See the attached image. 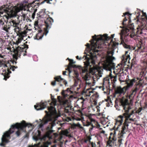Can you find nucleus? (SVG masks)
Here are the masks:
<instances>
[{
  "mask_svg": "<svg viewBox=\"0 0 147 147\" xmlns=\"http://www.w3.org/2000/svg\"><path fill=\"white\" fill-rule=\"evenodd\" d=\"M48 111H45L46 115L42 120L40 119V123L38 125L39 127L41 128L44 125L48 124L47 127V135L44 136L39 138L34 137V139L36 141H39L34 145H29L28 147H51V143L48 141L49 140L50 134L54 131L53 127L58 124L57 119L59 116L58 115L56 110L54 107L51 106L48 107Z\"/></svg>",
  "mask_w": 147,
  "mask_h": 147,
  "instance_id": "obj_1",
  "label": "nucleus"
},
{
  "mask_svg": "<svg viewBox=\"0 0 147 147\" xmlns=\"http://www.w3.org/2000/svg\"><path fill=\"white\" fill-rule=\"evenodd\" d=\"M92 37V39L90 41L91 47L90 48V45L88 43H87L86 45L87 47L86 50L89 51V54H85L82 57H80L79 58L78 56L76 57L77 59L78 60L84 59L85 60L84 62L85 65L87 67H89L90 69L94 67L97 55L98 54V52L101 50L100 49L103 47L105 41L109 39V38L107 34L98 36L95 35Z\"/></svg>",
  "mask_w": 147,
  "mask_h": 147,
  "instance_id": "obj_2",
  "label": "nucleus"
},
{
  "mask_svg": "<svg viewBox=\"0 0 147 147\" xmlns=\"http://www.w3.org/2000/svg\"><path fill=\"white\" fill-rule=\"evenodd\" d=\"M38 123V120H36L33 124L26 123L25 121H23L21 123H17L15 124L11 125L9 129L6 131L3 135L1 138V142L0 143V146L4 147L9 142L10 138V135L14 131V130L17 129L18 130L16 132V134L18 136H19L21 133V131H24V129L26 127L31 128V130L33 129L34 126H35Z\"/></svg>",
  "mask_w": 147,
  "mask_h": 147,
  "instance_id": "obj_3",
  "label": "nucleus"
},
{
  "mask_svg": "<svg viewBox=\"0 0 147 147\" xmlns=\"http://www.w3.org/2000/svg\"><path fill=\"white\" fill-rule=\"evenodd\" d=\"M74 74H76V80H75V83H74V87L77 86L78 84L80 82L79 78L78 77V73L75 72V70H77L78 72H81L82 73V75L84 79L86 81V85H91L92 82L89 81L91 80H92V78L91 77L90 73L87 69H83L82 67L80 66L77 65H74Z\"/></svg>",
  "mask_w": 147,
  "mask_h": 147,
  "instance_id": "obj_4",
  "label": "nucleus"
},
{
  "mask_svg": "<svg viewBox=\"0 0 147 147\" xmlns=\"http://www.w3.org/2000/svg\"><path fill=\"white\" fill-rule=\"evenodd\" d=\"M134 26L133 24L126 26L121 30V33L120 34L121 40L120 44H122L125 48L128 49H131L132 48L129 45H127L125 43L123 40V37L124 36L125 37H125L128 36L130 33H131V34L129 36L131 38H133L135 36L134 31Z\"/></svg>",
  "mask_w": 147,
  "mask_h": 147,
  "instance_id": "obj_5",
  "label": "nucleus"
},
{
  "mask_svg": "<svg viewBox=\"0 0 147 147\" xmlns=\"http://www.w3.org/2000/svg\"><path fill=\"white\" fill-rule=\"evenodd\" d=\"M113 50L108 51L106 58L103 60H101V63L103 69L106 70L111 71V69L115 68V65L113 61L115 58L113 56Z\"/></svg>",
  "mask_w": 147,
  "mask_h": 147,
  "instance_id": "obj_6",
  "label": "nucleus"
},
{
  "mask_svg": "<svg viewBox=\"0 0 147 147\" xmlns=\"http://www.w3.org/2000/svg\"><path fill=\"white\" fill-rule=\"evenodd\" d=\"M121 104L123 107V109L125 111V113L123 114V119L124 117L125 118V124L128 125V123H130V121H134V119H133L129 118L134 113V111L132 110L131 113H129V110L131 109V108L129 104L128 100L127 99H122L121 101Z\"/></svg>",
  "mask_w": 147,
  "mask_h": 147,
  "instance_id": "obj_7",
  "label": "nucleus"
},
{
  "mask_svg": "<svg viewBox=\"0 0 147 147\" xmlns=\"http://www.w3.org/2000/svg\"><path fill=\"white\" fill-rule=\"evenodd\" d=\"M3 56L0 54V67H3L5 68L3 70V72H5V75L4 76V79L6 80L9 77V74L11 73V71H10V69L12 71L14 70V68H17V67L15 66H12L10 65L9 63H6L5 61L3 59Z\"/></svg>",
  "mask_w": 147,
  "mask_h": 147,
  "instance_id": "obj_8",
  "label": "nucleus"
},
{
  "mask_svg": "<svg viewBox=\"0 0 147 147\" xmlns=\"http://www.w3.org/2000/svg\"><path fill=\"white\" fill-rule=\"evenodd\" d=\"M53 20L51 18L47 19L45 22L46 28L45 29L44 32L40 30H39L38 32L34 37V39L39 40L43 37L44 34L46 36L49 32V29L51 27L52 23L53 22Z\"/></svg>",
  "mask_w": 147,
  "mask_h": 147,
  "instance_id": "obj_9",
  "label": "nucleus"
},
{
  "mask_svg": "<svg viewBox=\"0 0 147 147\" xmlns=\"http://www.w3.org/2000/svg\"><path fill=\"white\" fill-rule=\"evenodd\" d=\"M73 93V91L71 90L69 88H67L66 90H63L62 92V95L63 97L62 98L60 96H58V100L60 104L65 106L68 102V100L65 98H68L71 99L72 98L73 95H69Z\"/></svg>",
  "mask_w": 147,
  "mask_h": 147,
  "instance_id": "obj_10",
  "label": "nucleus"
},
{
  "mask_svg": "<svg viewBox=\"0 0 147 147\" xmlns=\"http://www.w3.org/2000/svg\"><path fill=\"white\" fill-rule=\"evenodd\" d=\"M28 46L23 44L22 45H20L17 47L14 51V55L13 56L15 60L12 62L13 64H16V61L18 59V57H20V55L22 54V52L25 51L26 52V49L28 48Z\"/></svg>",
  "mask_w": 147,
  "mask_h": 147,
  "instance_id": "obj_11",
  "label": "nucleus"
},
{
  "mask_svg": "<svg viewBox=\"0 0 147 147\" xmlns=\"http://www.w3.org/2000/svg\"><path fill=\"white\" fill-rule=\"evenodd\" d=\"M22 15H23V17H25L26 15L27 14V13H26L24 12L25 11H29L32 12L34 11V12L35 10L33 8V7H32L31 6V4L25 5H23L22 8Z\"/></svg>",
  "mask_w": 147,
  "mask_h": 147,
  "instance_id": "obj_12",
  "label": "nucleus"
},
{
  "mask_svg": "<svg viewBox=\"0 0 147 147\" xmlns=\"http://www.w3.org/2000/svg\"><path fill=\"white\" fill-rule=\"evenodd\" d=\"M123 121V117L122 115L119 116L116 120V122L115 123V127H116V129H115L113 132L114 135L116 136V131L120 126L122 124Z\"/></svg>",
  "mask_w": 147,
  "mask_h": 147,
  "instance_id": "obj_13",
  "label": "nucleus"
},
{
  "mask_svg": "<svg viewBox=\"0 0 147 147\" xmlns=\"http://www.w3.org/2000/svg\"><path fill=\"white\" fill-rule=\"evenodd\" d=\"M82 113L80 109L77 110H75L74 109V120L80 121L82 120V119H84L82 117Z\"/></svg>",
  "mask_w": 147,
  "mask_h": 147,
  "instance_id": "obj_14",
  "label": "nucleus"
},
{
  "mask_svg": "<svg viewBox=\"0 0 147 147\" xmlns=\"http://www.w3.org/2000/svg\"><path fill=\"white\" fill-rule=\"evenodd\" d=\"M48 103L47 102L41 101L40 102L37 104L34 107L37 110H42L47 107Z\"/></svg>",
  "mask_w": 147,
  "mask_h": 147,
  "instance_id": "obj_15",
  "label": "nucleus"
},
{
  "mask_svg": "<svg viewBox=\"0 0 147 147\" xmlns=\"http://www.w3.org/2000/svg\"><path fill=\"white\" fill-rule=\"evenodd\" d=\"M68 60L69 61V63L68 65L66 66L67 68H66V70H67L69 72V75L70 74L72 71V68H74V61L73 59H69L68 58L66 60Z\"/></svg>",
  "mask_w": 147,
  "mask_h": 147,
  "instance_id": "obj_16",
  "label": "nucleus"
},
{
  "mask_svg": "<svg viewBox=\"0 0 147 147\" xmlns=\"http://www.w3.org/2000/svg\"><path fill=\"white\" fill-rule=\"evenodd\" d=\"M17 35L19 36V37L16 42V44L17 45H18V44L20 43L22 40H23V37L25 36V34L24 32H19Z\"/></svg>",
  "mask_w": 147,
  "mask_h": 147,
  "instance_id": "obj_17",
  "label": "nucleus"
},
{
  "mask_svg": "<svg viewBox=\"0 0 147 147\" xmlns=\"http://www.w3.org/2000/svg\"><path fill=\"white\" fill-rule=\"evenodd\" d=\"M54 79L55 80V81L52 82H51V84L53 86H55L56 84V81H57L58 82H60L61 81H63V83L65 84V86H66L67 84V82L65 80H64V79L62 78L60 76L55 77L54 78Z\"/></svg>",
  "mask_w": 147,
  "mask_h": 147,
  "instance_id": "obj_18",
  "label": "nucleus"
},
{
  "mask_svg": "<svg viewBox=\"0 0 147 147\" xmlns=\"http://www.w3.org/2000/svg\"><path fill=\"white\" fill-rule=\"evenodd\" d=\"M127 88L125 86L123 88L118 87L115 90V94H124Z\"/></svg>",
  "mask_w": 147,
  "mask_h": 147,
  "instance_id": "obj_19",
  "label": "nucleus"
},
{
  "mask_svg": "<svg viewBox=\"0 0 147 147\" xmlns=\"http://www.w3.org/2000/svg\"><path fill=\"white\" fill-rule=\"evenodd\" d=\"M89 119L90 121L91 122V123L92 124V128H90V131L91 130H92L93 127H95V125H96L97 128L99 127L100 126V124L94 119L91 117H89Z\"/></svg>",
  "mask_w": 147,
  "mask_h": 147,
  "instance_id": "obj_20",
  "label": "nucleus"
},
{
  "mask_svg": "<svg viewBox=\"0 0 147 147\" xmlns=\"http://www.w3.org/2000/svg\"><path fill=\"white\" fill-rule=\"evenodd\" d=\"M128 52V51H126L125 54L123 55L121 59L123 63H125L128 60L129 61L130 59V56L127 54Z\"/></svg>",
  "mask_w": 147,
  "mask_h": 147,
  "instance_id": "obj_21",
  "label": "nucleus"
},
{
  "mask_svg": "<svg viewBox=\"0 0 147 147\" xmlns=\"http://www.w3.org/2000/svg\"><path fill=\"white\" fill-rule=\"evenodd\" d=\"M136 51L140 52H143L144 51V47L141 44H138L136 47Z\"/></svg>",
  "mask_w": 147,
  "mask_h": 147,
  "instance_id": "obj_22",
  "label": "nucleus"
},
{
  "mask_svg": "<svg viewBox=\"0 0 147 147\" xmlns=\"http://www.w3.org/2000/svg\"><path fill=\"white\" fill-rule=\"evenodd\" d=\"M136 80L134 79H133L129 81V82L127 83V85L126 87L127 90L128 89V88L132 87L134 84L136 82Z\"/></svg>",
  "mask_w": 147,
  "mask_h": 147,
  "instance_id": "obj_23",
  "label": "nucleus"
},
{
  "mask_svg": "<svg viewBox=\"0 0 147 147\" xmlns=\"http://www.w3.org/2000/svg\"><path fill=\"white\" fill-rule=\"evenodd\" d=\"M102 70H97L96 72L95 76L97 78V79H99L100 77L102 76Z\"/></svg>",
  "mask_w": 147,
  "mask_h": 147,
  "instance_id": "obj_24",
  "label": "nucleus"
},
{
  "mask_svg": "<svg viewBox=\"0 0 147 147\" xmlns=\"http://www.w3.org/2000/svg\"><path fill=\"white\" fill-rule=\"evenodd\" d=\"M125 122L124 123V125L122 127V130L121 133V137H123V135L125 133V131L126 129V127H128V125L127 126L125 124Z\"/></svg>",
  "mask_w": 147,
  "mask_h": 147,
  "instance_id": "obj_25",
  "label": "nucleus"
},
{
  "mask_svg": "<svg viewBox=\"0 0 147 147\" xmlns=\"http://www.w3.org/2000/svg\"><path fill=\"white\" fill-rule=\"evenodd\" d=\"M110 78V75L109 76H107L105 78L103 79V84L104 85H106V84H108L109 83V80Z\"/></svg>",
  "mask_w": 147,
  "mask_h": 147,
  "instance_id": "obj_26",
  "label": "nucleus"
},
{
  "mask_svg": "<svg viewBox=\"0 0 147 147\" xmlns=\"http://www.w3.org/2000/svg\"><path fill=\"white\" fill-rule=\"evenodd\" d=\"M79 127L82 131H83L84 132H85V130L84 128L81 126L79 123L78 122L77 124L74 123V127Z\"/></svg>",
  "mask_w": 147,
  "mask_h": 147,
  "instance_id": "obj_27",
  "label": "nucleus"
},
{
  "mask_svg": "<svg viewBox=\"0 0 147 147\" xmlns=\"http://www.w3.org/2000/svg\"><path fill=\"white\" fill-rule=\"evenodd\" d=\"M62 134L64 135L67 136L71 137V136L70 134L69 131L67 130H65L62 131Z\"/></svg>",
  "mask_w": 147,
  "mask_h": 147,
  "instance_id": "obj_28",
  "label": "nucleus"
},
{
  "mask_svg": "<svg viewBox=\"0 0 147 147\" xmlns=\"http://www.w3.org/2000/svg\"><path fill=\"white\" fill-rule=\"evenodd\" d=\"M10 27L9 26V25H5L3 28V30H4L5 31L7 32H8L9 30L10 29Z\"/></svg>",
  "mask_w": 147,
  "mask_h": 147,
  "instance_id": "obj_29",
  "label": "nucleus"
},
{
  "mask_svg": "<svg viewBox=\"0 0 147 147\" xmlns=\"http://www.w3.org/2000/svg\"><path fill=\"white\" fill-rule=\"evenodd\" d=\"M110 77L111 81L115 82L117 81V76H113L111 74H110Z\"/></svg>",
  "mask_w": 147,
  "mask_h": 147,
  "instance_id": "obj_30",
  "label": "nucleus"
},
{
  "mask_svg": "<svg viewBox=\"0 0 147 147\" xmlns=\"http://www.w3.org/2000/svg\"><path fill=\"white\" fill-rule=\"evenodd\" d=\"M139 90V88L137 87H136L134 89V90H133L132 91V92L131 95L133 94L134 93V95H135L136 92L137 91H138Z\"/></svg>",
  "mask_w": 147,
  "mask_h": 147,
  "instance_id": "obj_31",
  "label": "nucleus"
},
{
  "mask_svg": "<svg viewBox=\"0 0 147 147\" xmlns=\"http://www.w3.org/2000/svg\"><path fill=\"white\" fill-rule=\"evenodd\" d=\"M74 102H75L77 103H78L80 101V100L79 98H78L75 97H74Z\"/></svg>",
  "mask_w": 147,
  "mask_h": 147,
  "instance_id": "obj_32",
  "label": "nucleus"
},
{
  "mask_svg": "<svg viewBox=\"0 0 147 147\" xmlns=\"http://www.w3.org/2000/svg\"><path fill=\"white\" fill-rule=\"evenodd\" d=\"M93 91H88L87 92L86 96H89L91 95V94L92 93Z\"/></svg>",
  "mask_w": 147,
  "mask_h": 147,
  "instance_id": "obj_33",
  "label": "nucleus"
},
{
  "mask_svg": "<svg viewBox=\"0 0 147 147\" xmlns=\"http://www.w3.org/2000/svg\"><path fill=\"white\" fill-rule=\"evenodd\" d=\"M108 145L109 146H112V141L110 140H109L107 142Z\"/></svg>",
  "mask_w": 147,
  "mask_h": 147,
  "instance_id": "obj_34",
  "label": "nucleus"
},
{
  "mask_svg": "<svg viewBox=\"0 0 147 147\" xmlns=\"http://www.w3.org/2000/svg\"><path fill=\"white\" fill-rule=\"evenodd\" d=\"M52 0H45L44 1L41 3H43L45 2H47V3H51L50 1H52Z\"/></svg>",
  "mask_w": 147,
  "mask_h": 147,
  "instance_id": "obj_35",
  "label": "nucleus"
},
{
  "mask_svg": "<svg viewBox=\"0 0 147 147\" xmlns=\"http://www.w3.org/2000/svg\"><path fill=\"white\" fill-rule=\"evenodd\" d=\"M142 110V108H139L138 110L136 111V113H139Z\"/></svg>",
  "mask_w": 147,
  "mask_h": 147,
  "instance_id": "obj_36",
  "label": "nucleus"
},
{
  "mask_svg": "<svg viewBox=\"0 0 147 147\" xmlns=\"http://www.w3.org/2000/svg\"><path fill=\"white\" fill-rule=\"evenodd\" d=\"M92 125V123H91V122H90V123H88V124L86 125H84V126H88L90 125Z\"/></svg>",
  "mask_w": 147,
  "mask_h": 147,
  "instance_id": "obj_37",
  "label": "nucleus"
},
{
  "mask_svg": "<svg viewBox=\"0 0 147 147\" xmlns=\"http://www.w3.org/2000/svg\"><path fill=\"white\" fill-rule=\"evenodd\" d=\"M127 20V19L126 18H125L123 20V25H125L124 22Z\"/></svg>",
  "mask_w": 147,
  "mask_h": 147,
  "instance_id": "obj_38",
  "label": "nucleus"
},
{
  "mask_svg": "<svg viewBox=\"0 0 147 147\" xmlns=\"http://www.w3.org/2000/svg\"><path fill=\"white\" fill-rule=\"evenodd\" d=\"M112 140L114 141H115L116 140V136H114V135H113V137L112 138Z\"/></svg>",
  "mask_w": 147,
  "mask_h": 147,
  "instance_id": "obj_39",
  "label": "nucleus"
},
{
  "mask_svg": "<svg viewBox=\"0 0 147 147\" xmlns=\"http://www.w3.org/2000/svg\"><path fill=\"white\" fill-rule=\"evenodd\" d=\"M14 30H15V32H18V31L19 30V28H15L14 29Z\"/></svg>",
  "mask_w": 147,
  "mask_h": 147,
  "instance_id": "obj_40",
  "label": "nucleus"
},
{
  "mask_svg": "<svg viewBox=\"0 0 147 147\" xmlns=\"http://www.w3.org/2000/svg\"><path fill=\"white\" fill-rule=\"evenodd\" d=\"M87 99L84 100H83V101H81V102H80L81 103H86V101H87Z\"/></svg>",
  "mask_w": 147,
  "mask_h": 147,
  "instance_id": "obj_41",
  "label": "nucleus"
},
{
  "mask_svg": "<svg viewBox=\"0 0 147 147\" xmlns=\"http://www.w3.org/2000/svg\"><path fill=\"white\" fill-rule=\"evenodd\" d=\"M67 72L66 71H63V74L64 75H66V73Z\"/></svg>",
  "mask_w": 147,
  "mask_h": 147,
  "instance_id": "obj_42",
  "label": "nucleus"
},
{
  "mask_svg": "<svg viewBox=\"0 0 147 147\" xmlns=\"http://www.w3.org/2000/svg\"><path fill=\"white\" fill-rule=\"evenodd\" d=\"M122 140L121 139H119L118 140L120 144H121Z\"/></svg>",
  "mask_w": 147,
  "mask_h": 147,
  "instance_id": "obj_43",
  "label": "nucleus"
},
{
  "mask_svg": "<svg viewBox=\"0 0 147 147\" xmlns=\"http://www.w3.org/2000/svg\"><path fill=\"white\" fill-rule=\"evenodd\" d=\"M75 105H74V108H75V107L78 108L79 107V105L78 104L76 105V106Z\"/></svg>",
  "mask_w": 147,
  "mask_h": 147,
  "instance_id": "obj_44",
  "label": "nucleus"
},
{
  "mask_svg": "<svg viewBox=\"0 0 147 147\" xmlns=\"http://www.w3.org/2000/svg\"><path fill=\"white\" fill-rule=\"evenodd\" d=\"M51 98L52 100H55V99L54 98V96H52L51 94Z\"/></svg>",
  "mask_w": 147,
  "mask_h": 147,
  "instance_id": "obj_45",
  "label": "nucleus"
},
{
  "mask_svg": "<svg viewBox=\"0 0 147 147\" xmlns=\"http://www.w3.org/2000/svg\"><path fill=\"white\" fill-rule=\"evenodd\" d=\"M74 95L75 94V93L77 95H78L79 94L78 92H76L74 91Z\"/></svg>",
  "mask_w": 147,
  "mask_h": 147,
  "instance_id": "obj_46",
  "label": "nucleus"
},
{
  "mask_svg": "<svg viewBox=\"0 0 147 147\" xmlns=\"http://www.w3.org/2000/svg\"><path fill=\"white\" fill-rule=\"evenodd\" d=\"M105 133V131L104 130H102L101 132V133L103 134H104Z\"/></svg>",
  "mask_w": 147,
  "mask_h": 147,
  "instance_id": "obj_47",
  "label": "nucleus"
},
{
  "mask_svg": "<svg viewBox=\"0 0 147 147\" xmlns=\"http://www.w3.org/2000/svg\"><path fill=\"white\" fill-rule=\"evenodd\" d=\"M80 88V86H79V87L76 88V89L77 90H78Z\"/></svg>",
  "mask_w": 147,
  "mask_h": 147,
  "instance_id": "obj_48",
  "label": "nucleus"
},
{
  "mask_svg": "<svg viewBox=\"0 0 147 147\" xmlns=\"http://www.w3.org/2000/svg\"><path fill=\"white\" fill-rule=\"evenodd\" d=\"M129 14V13L128 12H126L124 14V16H125L126 15H128Z\"/></svg>",
  "mask_w": 147,
  "mask_h": 147,
  "instance_id": "obj_49",
  "label": "nucleus"
},
{
  "mask_svg": "<svg viewBox=\"0 0 147 147\" xmlns=\"http://www.w3.org/2000/svg\"><path fill=\"white\" fill-rule=\"evenodd\" d=\"M88 141V140H84V142H86H86H87V141Z\"/></svg>",
  "mask_w": 147,
  "mask_h": 147,
  "instance_id": "obj_50",
  "label": "nucleus"
},
{
  "mask_svg": "<svg viewBox=\"0 0 147 147\" xmlns=\"http://www.w3.org/2000/svg\"><path fill=\"white\" fill-rule=\"evenodd\" d=\"M24 2L25 3H28V2L26 1H24Z\"/></svg>",
  "mask_w": 147,
  "mask_h": 147,
  "instance_id": "obj_51",
  "label": "nucleus"
},
{
  "mask_svg": "<svg viewBox=\"0 0 147 147\" xmlns=\"http://www.w3.org/2000/svg\"><path fill=\"white\" fill-rule=\"evenodd\" d=\"M119 80L120 81H122V80H121V77H119Z\"/></svg>",
  "mask_w": 147,
  "mask_h": 147,
  "instance_id": "obj_52",
  "label": "nucleus"
},
{
  "mask_svg": "<svg viewBox=\"0 0 147 147\" xmlns=\"http://www.w3.org/2000/svg\"><path fill=\"white\" fill-rule=\"evenodd\" d=\"M146 13H144L143 14V15H144V16H146Z\"/></svg>",
  "mask_w": 147,
  "mask_h": 147,
  "instance_id": "obj_53",
  "label": "nucleus"
},
{
  "mask_svg": "<svg viewBox=\"0 0 147 147\" xmlns=\"http://www.w3.org/2000/svg\"><path fill=\"white\" fill-rule=\"evenodd\" d=\"M60 85L61 86H62L63 85V84H60Z\"/></svg>",
  "mask_w": 147,
  "mask_h": 147,
  "instance_id": "obj_54",
  "label": "nucleus"
},
{
  "mask_svg": "<svg viewBox=\"0 0 147 147\" xmlns=\"http://www.w3.org/2000/svg\"><path fill=\"white\" fill-rule=\"evenodd\" d=\"M23 53V55H24V56L25 55H26V54H25L24 53Z\"/></svg>",
  "mask_w": 147,
  "mask_h": 147,
  "instance_id": "obj_55",
  "label": "nucleus"
},
{
  "mask_svg": "<svg viewBox=\"0 0 147 147\" xmlns=\"http://www.w3.org/2000/svg\"><path fill=\"white\" fill-rule=\"evenodd\" d=\"M37 131H38V134H39V132L38 130Z\"/></svg>",
  "mask_w": 147,
  "mask_h": 147,
  "instance_id": "obj_56",
  "label": "nucleus"
},
{
  "mask_svg": "<svg viewBox=\"0 0 147 147\" xmlns=\"http://www.w3.org/2000/svg\"><path fill=\"white\" fill-rule=\"evenodd\" d=\"M57 91H59V90L57 89Z\"/></svg>",
  "mask_w": 147,
  "mask_h": 147,
  "instance_id": "obj_57",
  "label": "nucleus"
},
{
  "mask_svg": "<svg viewBox=\"0 0 147 147\" xmlns=\"http://www.w3.org/2000/svg\"><path fill=\"white\" fill-rule=\"evenodd\" d=\"M12 22L13 23V24H14V21H12Z\"/></svg>",
  "mask_w": 147,
  "mask_h": 147,
  "instance_id": "obj_58",
  "label": "nucleus"
},
{
  "mask_svg": "<svg viewBox=\"0 0 147 147\" xmlns=\"http://www.w3.org/2000/svg\"><path fill=\"white\" fill-rule=\"evenodd\" d=\"M110 106V105H107V106Z\"/></svg>",
  "mask_w": 147,
  "mask_h": 147,
  "instance_id": "obj_59",
  "label": "nucleus"
},
{
  "mask_svg": "<svg viewBox=\"0 0 147 147\" xmlns=\"http://www.w3.org/2000/svg\"><path fill=\"white\" fill-rule=\"evenodd\" d=\"M72 119H74V117H72Z\"/></svg>",
  "mask_w": 147,
  "mask_h": 147,
  "instance_id": "obj_60",
  "label": "nucleus"
},
{
  "mask_svg": "<svg viewBox=\"0 0 147 147\" xmlns=\"http://www.w3.org/2000/svg\"><path fill=\"white\" fill-rule=\"evenodd\" d=\"M100 129H102V128H100Z\"/></svg>",
  "mask_w": 147,
  "mask_h": 147,
  "instance_id": "obj_61",
  "label": "nucleus"
},
{
  "mask_svg": "<svg viewBox=\"0 0 147 147\" xmlns=\"http://www.w3.org/2000/svg\"><path fill=\"white\" fill-rule=\"evenodd\" d=\"M138 85H139V84H137V86H138Z\"/></svg>",
  "mask_w": 147,
  "mask_h": 147,
  "instance_id": "obj_62",
  "label": "nucleus"
},
{
  "mask_svg": "<svg viewBox=\"0 0 147 147\" xmlns=\"http://www.w3.org/2000/svg\"><path fill=\"white\" fill-rule=\"evenodd\" d=\"M53 104H54V105H55V103H53Z\"/></svg>",
  "mask_w": 147,
  "mask_h": 147,
  "instance_id": "obj_63",
  "label": "nucleus"
},
{
  "mask_svg": "<svg viewBox=\"0 0 147 147\" xmlns=\"http://www.w3.org/2000/svg\"><path fill=\"white\" fill-rule=\"evenodd\" d=\"M75 63V62L74 61V63Z\"/></svg>",
  "mask_w": 147,
  "mask_h": 147,
  "instance_id": "obj_64",
  "label": "nucleus"
}]
</instances>
